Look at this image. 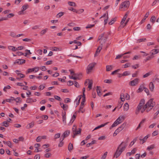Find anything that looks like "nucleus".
Listing matches in <instances>:
<instances>
[{
	"label": "nucleus",
	"mask_w": 159,
	"mask_h": 159,
	"mask_svg": "<svg viewBox=\"0 0 159 159\" xmlns=\"http://www.w3.org/2000/svg\"><path fill=\"white\" fill-rule=\"evenodd\" d=\"M127 142L126 143L122 142L119 146L114 155V157L117 158L121 153L125 150L127 145Z\"/></svg>",
	"instance_id": "f257e3e1"
},
{
	"label": "nucleus",
	"mask_w": 159,
	"mask_h": 159,
	"mask_svg": "<svg viewBox=\"0 0 159 159\" xmlns=\"http://www.w3.org/2000/svg\"><path fill=\"white\" fill-rule=\"evenodd\" d=\"M153 98L150 99L144 106L147 107V108H150V109H152L155 105V102L153 101Z\"/></svg>",
	"instance_id": "f03ea898"
},
{
	"label": "nucleus",
	"mask_w": 159,
	"mask_h": 159,
	"mask_svg": "<svg viewBox=\"0 0 159 159\" xmlns=\"http://www.w3.org/2000/svg\"><path fill=\"white\" fill-rule=\"evenodd\" d=\"M76 126L74 125L72 128V131L74 134L72 136L73 138H75L76 135L77 134H80L81 133V128L79 129V130H76Z\"/></svg>",
	"instance_id": "7ed1b4c3"
},
{
	"label": "nucleus",
	"mask_w": 159,
	"mask_h": 159,
	"mask_svg": "<svg viewBox=\"0 0 159 159\" xmlns=\"http://www.w3.org/2000/svg\"><path fill=\"white\" fill-rule=\"evenodd\" d=\"M129 1H126L122 2L120 7V9L128 8L129 5Z\"/></svg>",
	"instance_id": "20e7f679"
},
{
	"label": "nucleus",
	"mask_w": 159,
	"mask_h": 159,
	"mask_svg": "<svg viewBox=\"0 0 159 159\" xmlns=\"http://www.w3.org/2000/svg\"><path fill=\"white\" fill-rule=\"evenodd\" d=\"M126 124L125 123L122 124L119 127H118L115 131L113 134L114 136H116L119 132L121 131L125 127Z\"/></svg>",
	"instance_id": "39448f33"
},
{
	"label": "nucleus",
	"mask_w": 159,
	"mask_h": 159,
	"mask_svg": "<svg viewBox=\"0 0 159 159\" xmlns=\"http://www.w3.org/2000/svg\"><path fill=\"white\" fill-rule=\"evenodd\" d=\"M96 63L93 62L87 66V71L88 74L90 73L93 70V68L96 65Z\"/></svg>",
	"instance_id": "423d86ee"
},
{
	"label": "nucleus",
	"mask_w": 159,
	"mask_h": 159,
	"mask_svg": "<svg viewBox=\"0 0 159 159\" xmlns=\"http://www.w3.org/2000/svg\"><path fill=\"white\" fill-rule=\"evenodd\" d=\"M139 80V79L138 78H136L134 80L130 81L129 82V84L131 86H135L138 84Z\"/></svg>",
	"instance_id": "0eeeda50"
},
{
	"label": "nucleus",
	"mask_w": 159,
	"mask_h": 159,
	"mask_svg": "<svg viewBox=\"0 0 159 159\" xmlns=\"http://www.w3.org/2000/svg\"><path fill=\"white\" fill-rule=\"evenodd\" d=\"M145 103V100L144 99H142L139 105H138L137 109L138 110L140 111V110L141 109L142 107H143V105Z\"/></svg>",
	"instance_id": "6e6552de"
},
{
	"label": "nucleus",
	"mask_w": 159,
	"mask_h": 159,
	"mask_svg": "<svg viewBox=\"0 0 159 159\" xmlns=\"http://www.w3.org/2000/svg\"><path fill=\"white\" fill-rule=\"evenodd\" d=\"M25 60L22 59H17L14 62V64H15L17 63L19 65H21L25 63Z\"/></svg>",
	"instance_id": "1a4fd4ad"
},
{
	"label": "nucleus",
	"mask_w": 159,
	"mask_h": 159,
	"mask_svg": "<svg viewBox=\"0 0 159 159\" xmlns=\"http://www.w3.org/2000/svg\"><path fill=\"white\" fill-rule=\"evenodd\" d=\"M125 119V117L124 116H120L116 120L119 124L122 122Z\"/></svg>",
	"instance_id": "9d476101"
},
{
	"label": "nucleus",
	"mask_w": 159,
	"mask_h": 159,
	"mask_svg": "<svg viewBox=\"0 0 159 159\" xmlns=\"http://www.w3.org/2000/svg\"><path fill=\"white\" fill-rule=\"evenodd\" d=\"M62 116L63 122L65 125H66V113L65 112H62Z\"/></svg>",
	"instance_id": "9b49d317"
},
{
	"label": "nucleus",
	"mask_w": 159,
	"mask_h": 159,
	"mask_svg": "<svg viewBox=\"0 0 159 159\" xmlns=\"http://www.w3.org/2000/svg\"><path fill=\"white\" fill-rule=\"evenodd\" d=\"M70 134V132L69 131H66L62 135V137H63L62 139H64L67 137Z\"/></svg>",
	"instance_id": "f8f14e48"
},
{
	"label": "nucleus",
	"mask_w": 159,
	"mask_h": 159,
	"mask_svg": "<svg viewBox=\"0 0 159 159\" xmlns=\"http://www.w3.org/2000/svg\"><path fill=\"white\" fill-rule=\"evenodd\" d=\"M145 87L144 84H143L141 85L137 90L138 92L140 93L142 92L143 91V89H144Z\"/></svg>",
	"instance_id": "ddd939ff"
},
{
	"label": "nucleus",
	"mask_w": 159,
	"mask_h": 159,
	"mask_svg": "<svg viewBox=\"0 0 159 159\" xmlns=\"http://www.w3.org/2000/svg\"><path fill=\"white\" fill-rule=\"evenodd\" d=\"M159 52V49H154L152 50L150 52V53L152 55H154L158 53Z\"/></svg>",
	"instance_id": "4468645a"
},
{
	"label": "nucleus",
	"mask_w": 159,
	"mask_h": 159,
	"mask_svg": "<svg viewBox=\"0 0 159 159\" xmlns=\"http://www.w3.org/2000/svg\"><path fill=\"white\" fill-rule=\"evenodd\" d=\"M102 49V46H99L98 48H97L95 53L94 54V57H96L99 54L101 50Z\"/></svg>",
	"instance_id": "2eb2a0df"
},
{
	"label": "nucleus",
	"mask_w": 159,
	"mask_h": 159,
	"mask_svg": "<svg viewBox=\"0 0 159 159\" xmlns=\"http://www.w3.org/2000/svg\"><path fill=\"white\" fill-rule=\"evenodd\" d=\"M149 88L150 90L153 92L154 89V85L152 82H150L149 84Z\"/></svg>",
	"instance_id": "dca6fc26"
},
{
	"label": "nucleus",
	"mask_w": 159,
	"mask_h": 159,
	"mask_svg": "<svg viewBox=\"0 0 159 159\" xmlns=\"http://www.w3.org/2000/svg\"><path fill=\"white\" fill-rule=\"evenodd\" d=\"M109 122H107L104 124H102L100 125H98V126H97V127H96L93 130H96L97 129H99L101 127H103L105 125H106Z\"/></svg>",
	"instance_id": "f3484780"
},
{
	"label": "nucleus",
	"mask_w": 159,
	"mask_h": 159,
	"mask_svg": "<svg viewBox=\"0 0 159 159\" xmlns=\"http://www.w3.org/2000/svg\"><path fill=\"white\" fill-rule=\"evenodd\" d=\"M8 48L9 49L13 51H16L18 50L17 48H16L13 46H10L8 47Z\"/></svg>",
	"instance_id": "a211bd4d"
},
{
	"label": "nucleus",
	"mask_w": 159,
	"mask_h": 159,
	"mask_svg": "<svg viewBox=\"0 0 159 159\" xmlns=\"http://www.w3.org/2000/svg\"><path fill=\"white\" fill-rule=\"evenodd\" d=\"M129 108V105L126 102L125 103L124 106V111H127Z\"/></svg>",
	"instance_id": "6ab92c4d"
},
{
	"label": "nucleus",
	"mask_w": 159,
	"mask_h": 159,
	"mask_svg": "<svg viewBox=\"0 0 159 159\" xmlns=\"http://www.w3.org/2000/svg\"><path fill=\"white\" fill-rule=\"evenodd\" d=\"M34 125V123L33 122H32L30 123H29L28 125L26 126V128L27 129H30V128L33 127Z\"/></svg>",
	"instance_id": "aec40b11"
},
{
	"label": "nucleus",
	"mask_w": 159,
	"mask_h": 159,
	"mask_svg": "<svg viewBox=\"0 0 159 159\" xmlns=\"http://www.w3.org/2000/svg\"><path fill=\"white\" fill-rule=\"evenodd\" d=\"M152 71H150L148 73H146L145 75H144L143 76V78H145L148 77V76H150L151 75H152Z\"/></svg>",
	"instance_id": "412c9836"
},
{
	"label": "nucleus",
	"mask_w": 159,
	"mask_h": 159,
	"mask_svg": "<svg viewBox=\"0 0 159 159\" xmlns=\"http://www.w3.org/2000/svg\"><path fill=\"white\" fill-rule=\"evenodd\" d=\"M73 148V145L71 143H70L68 146V150L69 151H71Z\"/></svg>",
	"instance_id": "4be33fe9"
},
{
	"label": "nucleus",
	"mask_w": 159,
	"mask_h": 159,
	"mask_svg": "<svg viewBox=\"0 0 159 159\" xmlns=\"http://www.w3.org/2000/svg\"><path fill=\"white\" fill-rule=\"evenodd\" d=\"M149 137V136L148 135H147L146 136H145L143 139H140V140L141 141H142V144H143L144 142H146L147 139H148V138Z\"/></svg>",
	"instance_id": "5701e85b"
},
{
	"label": "nucleus",
	"mask_w": 159,
	"mask_h": 159,
	"mask_svg": "<svg viewBox=\"0 0 159 159\" xmlns=\"http://www.w3.org/2000/svg\"><path fill=\"white\" fill-rule=\"evenodd\" d=\"M118 124H119V123H118L117 122V121L116 120L112 125L111 127L110 128V129H111L112 128L116 126Z\"/></svg>",
	"instance_id": "b1692460"
},
{
	"label": "nucleus",
	"mask_w": 159,
	"mask_h": 159,
	"mask_svg": "<svg viewBox=\"0 0 159 159\" xmlns=\"http://www.w3.org/2000/svg\"><path fill=\"white\" fill-rule=\"evenodd\" d=\"M155 147L154 144H152L147 147V149L148 151H150L154 149Z\"/></svg>",
	"instance_id": "393cba45"
},
{
	"label": "nucleus",
	"mask_w": 159,
	"mask_h": 159,
	"mask_svg": "<svg viewBox=\"0 0 159 159\" xmlns=\"http://www.w3.org/2000/svg\"><path fill=\"white\" fill-rule=\"evenodd\" d=\"M112 69L111 66H107L106 70L107 71H110Z\"/></svg>",
	"instance_id": "a878e982"
},
{
	"label": "nucleus",
	"mask_w": 159,
	"mask_h": 159,
	"mask_svg": "<svg viewBox=\"0 0 159 159\" xmlns=\"http://www.w3.org/2000/svg\"><path fill=\"white\" fill-rule=\"evenodd\" d=\"M69 5L71 6H73L75 7L76 6V4L75 3L72 2H68Z\"/></svg>",
	"instance_id": "bb28decb"
},
{
	"label": "nucleus",
	"mask_w": 159,
	"mask_h": 159,
	"mask_svg": "<svg viewBox=\"0 0 159 159\" xmlns=\"http://www.w3.org/2000/svg\"><path fill=\"white\" fill-rule=\"evenodd\" d=\"M155 16H153L151 17L150 20V21L153 24L155 22Z\"/></svg>",
	"instance_id": "cd10ccee"
},
{
	"label": "nucleus",
	"mask_w": 159,
	"mask_h": 159,
	"mask_svg": "<svg viewBox=\"0 0 159 159\" xmlns=\"http://www.w3.org/2000/svg\"><path fill=\"white\" fill-rule=\"evenodd\" d=\"M26 102L27 103H31L33 102L32 99V98H29L27 99L26 100Z\"/></svg>",
	"instance_id": "c85d7f7f"
},
{
	"label": "nucleus",
	"mask_w": 159,
	"mask_h": 159,
	"mask_svg": "<svg viewBox=\"0 0 159 159\" xmlns=\"http://www.w3.org/2000/svg\"><path fill=\"white\" fill-rule=\"evenodd\" d=\"M93 83V81L92 80H91L89 82L88 88L89 89H92V86Z\"/></svg>",
	"instance_id": "c756f323"
},
{
	"label": "nucleus",
	"mask_w": 159,
	"mask_h": 159,
	"mask_svg": "<svg viewBox=\"0 0 159 159\" xmlns=\"http://www.w3.org/2000/svg\"><path fill=\"white\" fill-rule=\"evenodd\" d=\"M70 78L71 79H74V80H76L77 79H79V77L78 76H74L73 75L69 76Z\"/></svg>",
	"instance_id": "7c9ffc66"
},
{
	"label": "nucleus",
	"mask_w": 159,
	"mask_h": 159,
	"mask_svg": "<svg viewBox=\"0 0 159 159\" xmlns=\"http://www.w3.org/2000/svg\"><path fill=\"white\" fill-rule=\"evenodd\" d=\"M154 57L152 56H150L147 57L146 58V59L145 60V62H146L148 60H149L153 58Z\"/></svg>",
	"instance_id": "2f4dec72"
},
{
	"label": "nucleus",
	"mask_w": 159,
	"mask_h": 159,
	"mask_svg": "<svg viewBox=\"0 0 159 159\" xmlns=\"http://www.w3.org/2000/svg\"><path fill=\"white\" fill-rule=\"evenodd\" d=\"M84 106H80V108L79 109L78 112H81L82 113H84V110H82L83 109Z\"/></svg>",
	"instance_id": "473e14b6"
},
{
	"label": "nucleus",
	"mask_w": 159,
	"mask_h": 159,
	"mask_svg": "<svg viewBox=\"0 0 159 159\" xmlns=\"http://www.w3.org/2000/svg\"><path fill=\"white\" fill-rule=\"evenodd\" d=\"M68 10H69L70 11H72L73 12H75L76 13H78L76 9L72 7H70L68 8Z\"/></svg>",
	"instance_id": "72a5a7b5"
},
{
	"label": "nucleus",
	"mask_w": 159,
	"mask_h": 159,
	"mask_svg": "<svg viewBox=\"0 0 159 159\" xmlns=\"http://www.w3.org/2000/svg\"><path fill=\"white\" fill-rule=\"evenodd\" d=\"M137 140V138L134 139L133 140V141H132V142H131L130 143L129 145V146H131L133 145L135 143L136 141Z\"/></svg>",
	"instance_id": "f704fd0d"
},
{
	"label": "nucleus",
	"mask_w": 159,
	"mask_h": 159,
	"mask_svg": "<svg viewBox=\"0 0 159 159\" xmlns=\"http://www.w3.org/2000/svg\"><path fill=\"white\" fill-rule=\"evenodd\" d=\"M141 57L140 55H135L133 58V60H134L140 59Z\"/></svg>",
	"instance_id": "c9c22d12"
},
{
	"label": "nucleus",
	"mask_w": 159,
	"mask_h": 159,
	"mask_svg": "<svg viewBox=\"0 0 159 159\" xmlns=\"http://www.w3.org/2000/svg\"><path fill=\"white\" fill-rule=\"evenodd\" d=\"M25 51L26 52L25 53V55H24V56L25 57H26L28 55H30L31 54L30 50L26 49L25 50Z\"/></svg>",
	"instance_id": "e433bc0d"
},
{
	"label": "nucleus",
	"mask_w": 159,
	"mask_h": 159,
	"mask_svg": "<svg viewBox=\"0 0 159 159\" xmlns=\"http://www.w3.org/2000/svg\"><path fill=\"white\" fill-rule=\"evenodd\" d=\"M61 107L64 110H66L68 108V106L67 105L63 104V105L61 106Z\"/></svg>",
	"instance_id": "4c0bfd02"
},
{
	"label": "nucleus",
	"mask_w": 159,
	"mask_h": 159,
	"mask_svg": "<svg viewBox=\"0 0 159 159\" xmlns=\"http://www.w3.org/2000/svg\"><path fill=\"white\" fill-rule=\"evenodd\" d=\"M48 30L47 29H45L41 31L40 34L41 35L44 34Z\"/></svg>",
	"instance_id": "58836bf2"
},
{
	"label": "nucleus",
	"mask_w": 159,
	"mask_h": 159,
	"mask_svg": "<svg viewBox=\"0 0 159 159\" xmlns=\"http://www.w3.org/2000/svg\"><path fill=\"white\" fill-rule=\"evenodd\" d=\"M11 86L10 85H8L5 87L3 89V90L4 92H6L7 89H10L11 88Z\"/></svg>",
	"instance_id": "ea45409f"
},
{
	"label": "nucleus",
	"mask_w": 159,
	"mask_h": 159,
	"mask_svg": "<svg viewBox=\"0 0 159 159\" xmlns=\"http://www.w3.org/2000/svg\"><path fill=\"white\" fill-rule=\"evenodd\" d=\"M96 143V141L95 140H93L90 143H88L87 144L86 146L87 147H89L90 146V145H92L94 143Z\"/></svg>",
	"instance_id": "a19ab883"
},
{
	"label": "nucleus",
	"mask_w": 159,
	"mask_h": 159,
	"mask_svg": "<svg viewBox=\"0 0 159 159\" xmlns=\"http://www.w3.org/2000/svg\"><path fill=\"white\" fill-rule=\"evenodd\" d=\"M130 74V73L128 71H125L122 74V75L123 76H126L129 75Z\"/></svg>",
	"instance_id": "79ce46f5"
},
{
	"label": "nucleus",
	"mask_w": 159,
	"mask_h": 159,
	"mask_svg": "<svg viewBox=\"0 0 159 159\" xmlns=\"http://www.w3.org/2000/svg\"><path fill=\"white\" fill-rule=\"evenodd\" d=\"M104 82L106 83L110 84L112 82V80H104Z\"/></svg>",
	"instance_id": "37998d69"
},
{
	"label": "nucleus",
	"mask_w": 159,
	"mask_h": 159,
	"mask_svg": "<svg viewBox=\"0 0 159 159\" xmlns=\"http://www.w3.org/2000/svg\"><path fill=\"white\" fill-rule=\"evenodd\" d=\"M107 152H105L102 157V159H105L107 157Z\"/></svg>",
	"instance_id": "c03bdc74"
},
{
	"label": "nucleus",
	"mask_w": 159,
	"mask_h": 159,
	"mask_svg": "<svg viewBox=\"0 0 159 159\" xmlns=\"http://www.w3.org/2000/svg\"><path fill=\"white\" fill-rule=\"evenodd\" d=\"M7 146L10 148H12V145L11 143V142L10 141H7Z\"/></svg>",
	"instance_id": "a18cd8bd"
},
{
	"label": "nucleus",
	"mask_w": 159,
	"mask_h": 159,
	"mask_svg": "<svg viewBox=\"0 0 159 159\" xmlns=\"http://www.w3.org/2000/svg\"><path fill=\"white\" fill-rule=\"evenodd\" d=\"M34 71V68H29L28 69V70H27V72H26V73L28 74L29 73L33 71Z\"/></svg>",
	"instance_id": "49530a36"
},
{
	"label": "nucleus",
	"mask_w": 159,
	"mask_h": 159,
	"mask_svg": "<svg viewBox=\"0 0 159 159\" xmlns=\"http://www.w3.org/2000/svg\"><path fill=\"white\" fill-rule=\"evenodd\" d=\"M149 15V12H147L146 14L145 15L144 17L143 18V19L142 20H145L146 19V18H147L148 17Z\"/></svg>",
	"instance_id": "de8ad7c7"
},
{
	"label": "nucleus",
	"mask_w": 159,
	"mask_h": 159,
	"mask_svg": "<svg viewBox=\"0 0 159 159\" xmlns=\"http://www.w3.org/2000/svg\"><path fill=\"white\" fill-rule=\"evenodd\" d=\"M125 96L123 94L122 95L121 94L120 98L121 101L124 102L125 101V98H124Z\"/></svg>",
	"instance_id": "09e8293b"
},
{
	"label": "nucleus",
	"mask_w": 159,
	"mask_h": 159,
	"mask_svg": "<svg viewBox=\"0 0 159 159\" xmlns=\"http://www.w3.org/2000/svg\"><path fill=\"white\" fill-rule=\"evenodd\" d=\"M73 81L70 80L67 83V84L68 86H70L72 85L73 84Z\"/></svg>",
	"instance_id": "8fccbe9b"
},
{
	"label": "nucleus",
	"mask_w": 159,
	"mask_h": 159,
	"mask_svg": "<svg viewBox=\"0 0 159 159\" xmlns=\"http://www.w3.org/2000/svg\"><path fill=\"white\" fill-rule=\"evenodd\" d=\"M76 114L75 115V114H74L73 115V116L72 118V119L71 120V121H72V123L73 122L74 120L75 119V118H76Z\"/></svg>",
	"instance_id": "3c124183"
},
{
	"label": "nucleus",
	"mask_w": 159,
	"mask_h": 159,
	"mask_svg": "<svg viewBox=\"0 0 159 159\" xmlns=\"http://www.w3.org/2000/svg\"><path fill=\"white\" fill-rule=\"evenodd\" d=\"M2 124H5L4 125H2V126H4L5 127H7L8 126V124L7 123V122L4 121L2 123Z\"/></svg>",
	"instance_id": "603ef678"
},
{
	"label": "nucleus",
	"mask_w": 159,
	"mask_h": 159,
	"mask_svg": "<svg viewBox=\"0 0 159 159\" xmlns=\"http://www.w3.org/2000/svg\"><path fill=\"white\" fill-rule=\"evenodd\" d=\"M94 25H88L86 27V29L91 28L94 26Z\"/></svg>",
	"instance_id": "864d4df0"
},
{
	"label": "nucleus",
	"mask_w": 159,
	"mask_h": 159,
	"mask_svg": "<svg viewBox=\"0 0 159 159\" xmlns=\"http://www.w3.org/2000/svg\"><path fill=\"white\" fill-rule=\"evenodd\" d=\"M144 89V91L147 93V95H149V92L148 89L146 87H145Z\"/></svg>",
	"instance_id": "5fc2aeb1"
},
{
	"label": "nucleus",
	"mask_w": 159,
	"mask_h": 159,
	"mask_svg": "<svg viewBox=\"0 0 159 159\" xmlns=\"http://www.w3.org/2000/svg\"><path fill=\"white\" fill-rule=\"evenodd\" d=\"M16 73L18 75H19V76L20 78H23L25 77V75L22 74L17 73L16 72Z\"/></svg>",
	"instance_id": "6e6d98bb"
},
{
	"label": "nucleus",
	"mask_w": 159,
	"mask_h": 159,
	"mask_svg": "<svg viewBox=\"0 0 159 159\" xmlns=\"http://www.w3.org/2000/svg\"><path fill=\"white\" fill-rule=\"evenodd\" d=\"M51 153H50V152H48V153H46L45 155L44 156L46 157H50V156H51Z\"/></svg>",
	"instance_id": "4d7b16f0"
},
{
	"label": "nucleus",
	"mask_w": 159,
	"mask_h": 159,
	"mask_svg": "<svg viewBox=\"0 0 159 159\" xmlns=\"http://www.w3.org/2000/svg\"><path fill=\"white\" fill-rule=\"evenodd\" d=\"M28 6L27 5H24L22 7V8H23L22 11H24L26 10L27 7Z\"/></svg>",
	"instance_id": "13d9d810"
},
{
	"label": "nucleus",
	"mask_w": 159,
	"mask_h": 159,
	"mask_svg": "<svg viewBox=\"0 0 159 159\" xmlns=\"http://www.w3.org/2000/svg\"><path fill=\"white\" fill-rule=\"evenodd\" d=\"M104 34H102L100 36H99L98 39V40H102V38L104 36Z\"/></svg>",
	"instance_id": "bf43d9fd"
},
{
	"label": "nucleus",
	"mask_w": 159,
	"mask_h": 159,
	"mask_svg": "<svg viewBox=\"0 0 159 159\" xmlns=\"http://www.w3.org/2000/svg\"><path fill=\"white\" fill-rule=\"evenodd\" d=\"M64 13L63 12H61L57 14V16H58V17L60 18L61 16L64 15Z\"/></svg>",
	"instance_id": "052dcab7"
},
{
	"label": "nucleus",
	"mask_w": 159,
	"mask_h": 159,
	"mask_svg": "<svg viewBox=\"0 0 159 159\" xmlns=\"http://www.w3.org/2000/svg\"><path fill=\"white\" fill-rule=\"evenodd\" d=\"M131 65V64L130 63H127L124 65V68H126L129 67Z\"/></svg>",
	"instance_id": "680f3d73"
},
{
	"label": "nucleus",
	"mask_w": 159,
	"mask_h": 159,
	"mask_svg": "<svg viewBox=\"0 0 159 159\" xmlns=\"http://www.w3.org/2000/svg\"><path fill=\"white\" fill-rule=\"evenodd\" d=\"M123 102L122 101L121 102H120L119 104H118V105L117 107H118L119 109L120 108H121V107H122V105L123 104Z\"/></svg>",
	"instance_id": "e2e57ef3"
},
{
	"label": "nucleus",
	"mask_w": 159,
	"mask_h": 159,
	"mask_svg": "<svg viewBox=\"0 0 159 159\" xmlns=\"http://www.w3.org/2000/svg\"><path fill=\"white\" fill-rule=\"evenodd\" d=\"M60 133H57L54 136L55 139L58 138L60 137Z\"/></svg>",
	"instance_id": "0e129e2a"
},
{
	"label": "nucleus",
	"mask_w": 159,
	"mask_h": 159,
	"mask_svg": "<svg viewBox=\"0 0 159 159\" xmlns=\"http://www.w3.org/2000/svg\"><path fill=\"white\" fill-rule=\"evenodd\" d=\"M132 67L133 68L135 69L139 67V65L138 64H136L132 66Z\"/></svg>",
	"instance_id": "69168bd1"
},
{
	"label": "nucleus",
	"mask_w": 159,
	"mask_h": 159,
	"mask_svg": "<svg viewBox=\"0 0 159 159\" xmlns=\"http://www.w3.org/2000/svg\"><path fill=\"white\" fill-rule=\"evenodd\" d=\"M125 98L127 100H129L130 99L129 95L127 93L125 94Z\"/></svg>",
	"instance_id": "338daca9"
},
{
	"label": "nucleus",
	"mask_w": 159,
	"mask_h": 159,
	"mask_svg": "<svg viewBox=\"0 0 159 159\" xmlns=\"http://www.w3.org/2000/svg\"><path fill=\"white\" fill-rule=\"evenodd\" d=\"M40 69L42 70L43 71H45L47 70V69L46 68V67L44 66H41L40 68Z\"/></svg>",
	"instance_id": "774afa93"
}]
</instances>
